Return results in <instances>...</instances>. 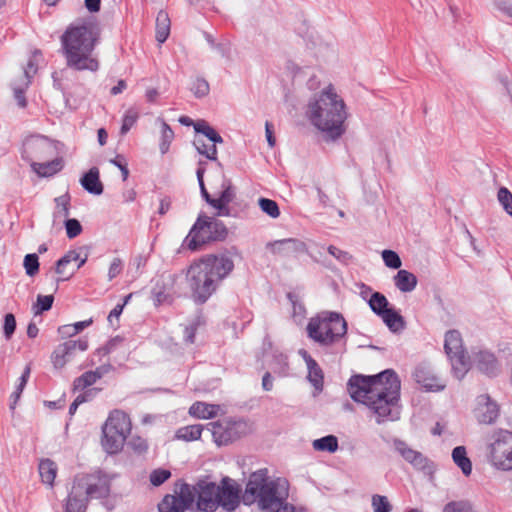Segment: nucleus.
<instances>
[{
  "label": "nucleus",
  "mask_w": 512,
  "mask_h": 512,
  "mask_svg": "<svg viewBox=\"0 0 512 512\" xmlns=\"http://www.w3.org/2000/svg\"><path fill=\"white\" fill-rule=\"evenodd\" d=\"M350 397L366 405L377 417V423L394 421L399 418L401 382L392 369L376 375H353L348 380Z\"/></svg>",
  "instance_id": "1"
},
{
  "label": "nucleus",
  "mask_w": 512,
  "mask_h": 512,
  "mask_svg": "<svg viewBox=\"0 0 512 512\" xmlns=\"http://www.w3.org/2000/svg\"><path fill=\"white\" fill-rule=\"evenodd\" d=\"M233 269V260L225 254L207 255L192 263L186 271L191 299L199 305L206 303Z\"/></svg>",
  "instance_id": "2"
},
{
  "label": "nucleus",
  "mask_w": 512,
  "mask_h": 512,
  "mask_svg": "<svg viewBox=\"0 0 512 512\" xmlns=\"http://www.w3.org/2000/svg\"><path fill=\"white\" fill-rule=\"evenodd\" d=\"M306 116L326 141H335L345 133L346 105L332 85L309 99Z\"/></svg>",
  "instance_id": "3"
},
{
  "label": "nucleus",
  "mask_w": 512,
  "mask_h": 512,
  "mask_svg": "<svg viewBox=\"0 0 512 512\" xmlns=\"http://www.w3.org/2000/svg\"><path fill=\"white\" fill-rule=\"evenodd\" d=\"M98 37L97 28L91 22L69 25L60 39L67 66L79 71H97L99 63L91 55Z\"/></svg>",
  "instance_id": "4"
},
{
  "label": "nucleus",
  "mask_w": 512,
  "mask_h": 512,
  "mask_svg": "<svg viewBox=\"0 0 512 512\" xmlns=\"http://www.w3.org/2000/svg\"><path fill=\"white\" fill-rule=\"evenodd\" d=\"M289 484L286 479L270 480L266 468L253 472L246 484L244 500L257 502L261 510L279 512L287 504Z\"/></svg>",
  "instance_id": "5"
},
{
  "label": "nucleus",
  "mask_w": 512,
  "mask_h": 512,
  "mask_svg": "<svg viewBox=\"0 0 512 512\" xmlns=\"http://www.w3.org/2000/svg\"><path fill=\"white\" fill-rule=\"evenodd\" d=\"M306 331L310 339L327 347L345 337L347 322L338 312L322 311L309 319Z\"/></svg>",
  "instance_id": "6"
},
{
  "label": "nucleus",
  "mask_w": 512,
  "mask_h": 512,
  "mask_svg": "<svg viewBox=\"0 0 512 512\" xmlns=\"http://www.w3.org/2000/svg\"><path fill=\"white\" fill-rule=\"evenodd\" d=\"M487 461L500 471H512V431L495 429L486 438Z\"/></svg>",
  "instance_id": "7"
},
{
  "label": "nucleus",
  "mask_w": 512,
  "mask_h": 512,
  "mask_svg": "<svg viewBox=\"0 0 512 512\" xmlns=\"http://www.w3.org/2000/svg\"><path fill=\"white\" fill-rule=\"evenodd\" d=\"M227 235L228 229L222 221L200 215L186 236L184 243L188 249L196 251L210 241L225 240Z\"/></svg>",
  "instance_id": "8"
},
{
  "label": "nucleus",
  "mask_w": 512,
  "mask_h": 512,
  "mask_svg": "<svg viewBox=\"0 0 512 512\" xmlns=\"http://www.w3.org/2000/svg\"><path fill=\"white\" fill-rule=\"evenodd\" d=\"M73 484L88 500L89 498H107L110 494V479L101 471L77 474L73 479Z\"/></svg>",
  "instance_id": "9"
},
{
  "label": "nucleus",
  "mask_w": 512,
  "mask_h": 512,
  "mask_svg": "<svg viewBox=\"0 0 512 512\" xmlns=\"http://www.w3.org/2000/svg\"><path fill=\"white\" fill-rule=\"evenodd\" d=\"M57 155L55 143L46 136L32 135L22 144L21 156L30 166L38 161L47 160Z\"/></svg>",
  "instance_id": "10"
},
{
  "label": "nucleus",
  "mask_w": 512,
  "mask_h": 512,
  "mask_svg": "<svg viewBox=\"0 0 512 512\" xmlns=\"http://www.w3.org/2000/svg\"><path fill=\"white\" fill-rule=\"evenodd\" d=\"M444 349L451 360L452 371L457 379H462L469 370V361L465 355L461 334L449 330L445 334Z\"/></svg>",
  "instance_id": "11"
},
{
  "label": "nucleus",
  "mask_w": 512,
  "mask_h": 512,
  "mask_svg": "<svg viewBox=\"0 0 512 512\" xmlns=\"http://www.w3.org/2000/svg\"><path fill=\"white\" fill-rule=\"evenodd\" d=\"M175 495H166L162 501L158 504L159 512H184L188 509L195 500V487L192 489L191 486L182 480H179L176 484Z\"/></svg>",
  "instance_id": "12"
},
{
  "label": "nucleus",
  "mask_w": 512,
  "mask_h": 512,
  "mask_svg": "<svg viewBox=\"0 0 512 512\" xmlns=\"http://www.w3.org/2000/svg\"><path fill=\"white\" fill-rule=\"evenodd\" d=\"M88 348L86 339L68 340L59 344L51 354V362L55 369H62L72 361L77 351L83 352Z\"/></svg>",
  "instance_id": "13"
},
{
  "label": "nucleus",
  "mask_w": 512,
  "mask_h": 512,
  "mask_svg": "<svg viewBox=\"0 0 512 512\" xmlns=\"http://www.w3.org/2000/svg\"><path fill=\"white\" fill-rule=\"evenodd\" d=\"M197 507L203 512H214L219 507L217 502L218 485L207 480H199L195 486Z\"/></svg>",
  "instance_id": "14"
},
{
  "label": "nucleus",
  "mask_w": 512,
  "mask_h": 512,
  "mask_svg": "<svg viewBox=\"0 0 512 512\" xmlns=\"http://www.w3.org/2000/svg\"><path fill=\"white\" fill-rule=\"evenodd\" d=\"M217 502H219V507L228 512L235 510L239 505V489L229 477H224L221 480V485H218Z\"/></svg>",
  "instance_id": "15"
},
{
  "label": "nucleus",
  "mask_w": 512,
  "mask_h": 512,
  "mask_svg": "<svg viewBox=\"0 0 512 512\" xmlns=\"http://www.w3.org/2000/svg\"><path fill=\"white\" fill-rule=\"evenodd\" d=\"M267 248L274 255L281 257H292L307 252L306 244L303 241L295 238H287L269 242L267 244Z\"/></svg>",
  "instance_id": "16"
},
{
  "label": "nucleus",
  "mask_w": 512,
  "mask_h": 512,
  "mask_svg": "<svg viewBox=\"0 0 512 512\" xmlns=\"http://www.w3.org/2000/svg\"><path fill=\"white\" fill-rule=\"evenodd\" d=\"M476 416L480 423L491 424L499 416V407L489 395H479L477 397Z\"/></svg>",
  "instance_id": "17"
},
{
  "label": "nucleus",
  "mask_w": 512,
  "mask_h": 512,
  "mask_svg": "<svg viewBox=\"0 0 512 512\" xmlns=\"http://www.w3.org/2000/svg\"><path fill=\"white\" fill-rule=\"evenodd\" d=\"M415 381L426 391L438 392L445 388V383L439 379L429 367L419 365L413 373Z\"/></svg>",
  "instance_id": "18"
},
{
  "label": "nucleus",
  "mask_w": 512,
  "mask_h": 512,
  "mask_svg": "<svg viewBox=\"0 0 512 512\" xmlns=\"http://www.w3.org/2000/svg\"><path fill=\"white\" fill-rule=\"evenodd\" d=\"M395 450L413 467L419 470L428 469L429 460L421 452L410 448L404 441L394 440Z\"/></svg>",
  "instance_id": "19"
},
{
  "label": "nucleus",
  "mask_w": 512,
  "mask_h": 512,
  "mask_svg": "<svg viewBox=\"0 0 512 512\" xmlns=\"http://www.w3.org/2000/svg\"><path fill=\"white\" fill-rule=\"evenodd\" d=\"M107 431H115L124 434L125 437L131 430V422L126 413L121 410H113L103 425Z\"/></svg>",
  "instance_id": "20"
},
{
  "label": "nucleus",
  "mask_w": 512,
  "mask_h": 512,
  "mask_svg": "<svg viewBox=\"0 0 512 512\" xmlns=\"http://www.w3.org/2000/svg\"><path fill=\"white\" fill-rule=\"evenodd\" d=\"M177 279L175 274H163L156 281L154 287L151 290V295L156 306L164 303L168 298L167 288L173 286Z\"/></svg>",
  "instance_id": "21"
},
{
  "label": "nucleus",
  "mask_w": 512,
  "mask_h": 512,
  "mask_svg": "<svg viewBox=\"0 0 512 512\" xmlns=\"http://www.w3.org/2000/svg\"><path fill=\"white\" fill-rule=\"evenodd\" d=\"M474 364L480 372L489 377L495 376L499 370L496 357L488 351L478 352L474 357Z\"/></svg>",
  "instance_id": "22"
},
{
  "label": "nucleus",
  "mask_w": 512,
  "mask_h": 512,
  "mask_svg": "<svg viewBox=\"0 0 512 512\" xmlns=\"http://www.w3.org/2000/svg\"><path fill=\"white\" fill-rule=\"evenodd\" d=\"M80 184L85 191L93 195H101L104 190L97 167H92L85 172L80 178Z\"/></svg>",
  "instance_id": "23"
},
{
  "label": "nucleus",
  "mask_w": 512,
  "mask_h": 512,
  "mask_svg": "<svg viewBox=\"0 0 512 512\" xmlns=\"http://www.w3.org/2000/svg\"><path fill=\"white\" fill-rule=\"evenodd\" d=\"M88 502L87 497L78 491L72 483L64 505V512H86Z\"/></svg>",
  "instance_id": "24"
},
{
  "label": "nucleus",
  "mask_w": 512,
  "mask_h": 512,
  "mask_svg": "<svg viewBox=\"0 0 512 512\" xmlns=\"http://www.w3.org/2000/svg\"><path fill=\"white\" fill-rule=\"evenodd\" d=\"M102 434L101 443L103 449L109 454L118 453L123 448L127 438L124 434L115 431H107L104 427H102Z\"/></svg>",
  "instance_id": "25"
},
{
  "label": "nucleus",
  "mask_w": 512,
  "mask_h": 512,
  "mask_svg": "<svg viewBox=\"0 0 512 512\" xmlns=\"http://www.w3.org/2000/svg\"><path fill=\"white\" fill-rule=\"evenodd\" d=\"M208 426H211V428L207 429L211 432L213 439L218 446L227 445L235 438L234 429L228 424L224 425L222 423L215 422L208 424Z\"/></svg>",
  "instance_id": "26"
},
{
  "label": "nucleus",
  "mask_w": 512,
  "mask_h": 512,
  "mask_svg": "<svg viewBox=\"0 0 512 512\" xmlns=\"http://www.w3.org/2000/svg\"><path fill=\"white\" fill-rule=\"evenodd\" d=\"M31 168L39 177H51L62 170L63 159L55 157L50 161H38L37 163H33Z\"/></svg>",
  "instance_id": "27"
},
{
  "label": "nucleus",
  "mask_w": 512,
  "mask_h": 512,
  "mask_svg": "<svg viewBox=\"0 0 512 512\" xmlns=\"http://www.w3.org/2000/svg\"><path fill=\"white\" fill-rule=\"evenodd\" d=\"M417 277L408 270H399L394 276L395 286L404 293L413 291L417 286Z\"/></svg>",
  "instance_id": "28"
},
{
  "label": "nucleus",
  "mask_w": 512,
  "mask_h": 512,
  "mask_svg": "<svg viewBox=\"0 0 512 512\" xmlns=\"http://www.w3.org/2000/svg\"><path fill=\"white\" fill-rule=\"evenodd\" d=\"M171 21L168 13L160 10L156 17V40L164 43L170 34Z\"/></svg>",
  "instance_id": "29"
},
{
  "label": "nucleus",
  "mask_w": 512,
  "mask_h": 512,
  "mask_svg": "<svg viewBox=\"0 0 512 512\" xmlns=\"http://www.w3.org/2000/svg\"><path fill=\"white\" fill-rule=\"evenodd\" d=\"M41 481L52 487L57 475V465L51 459H42L38 466Z\"/></svg>",
  "instance_id": "30"
},
{
  "label": "nucleus",
  "mask_w": 512,
  "mask_h": 512,
  "mask_svg": "<svg viewBox=\"0 0 512 512\" xmlns=\"http://www.w3.org/2000/svg\"><path fill=\"white\" fill-rule=\"evenodd\" d=\"M219 411V405L215 404H207L204 402H195L189 408V414L203 419H211L214 418Z\"/></svg>",
  "instance_id": "31"
},
{
  "label": "nucleus",
  "mask_w": 512,
  "mask_h": 512,
  "mask_svg": "<svg viewBox=\"0 0 512 512\" xmlns=\"http://www.w3.org/2000/svg\"><path fill=\"white\" fill-rule=\"evenodd\" d=\"M380 317L382 318L385 325L389 328V330L393 333L402 331L405 328V320L403 316L393 308H390Z\"/></svg>",
  "instance_id": "32"
},
{
  "label": "nucleus",
  "mask_w": 512,
  "mask_h": 512,
  "mask_svg": "<svg viewBox=\"0 0 512 512\" xmlns=\"http://www.w3.org/2000/svg\"><path fill=\"white\" fill-rule=\"evenodd\" d=\"M452 459L465 476H469L472 473V463L467 457V451L464 446H457L453 449Z\"/></svg>",
  "instance_id": "33"
},
{
  "label": "nucleus",
  "mask_w": 512,
  "mask_h": 512,
  "mask_svg": "<svg viewBox=\"0 0 512 512\" xmlns=\"http://www.w3.org/2000/svg\"><path fill=\"white\" fill-rule=\"evenodd\" d=\"M196 133L202 134L214 144L223 143L221 135L205 120H198L194 123Z\"/></svg>",
  "instance_id": "34"
},
{
  "label": "nucleus",
  "mask_w": 512,
  "mask_h": 512,
  "mask_svg": "<svg viewBox=\"0 0 512 512\" xmlns=\"http://www.w3.org/2000/svg\"><path fill=\"white\" fill-rule=\"evenodd\" d=\"M204 426L201 424L188 425L176 431V438L184 441H194L201 437Z\"/></svg>",
  "instance_id": "35"
},
{
  "label": "nucleus",
  "mask_w": 512,
  "mask_h": 512,
  "mask_svg": "<svg viewBox=\"0 0 512 512\" xmlns=\"http://www.w3.org/2000/svg\"><path fill=\"white\" fill-rule=\"evenodd\" d=\"M338 447V439L334 435H327L313 441V448L316 451L334 453L337 451Z\"/></svg>",
  "instance_id": "36"
},
{
  "label": "nucleus",
  "mask_w": 512,
  "mask_h": 512,
  "mask_svg": "<svg viewBox=\"0 0 512 512\" xmlns=\"http://www.w3.org/2000/svg\"><path fill=\"white\" fill-rule=\"evenodd\" d=\"M308 369V380L312 384V386L316 389L321 391L323 389V379L324 374L321 369V367L318 365V363L311 362L310 365L307 366Z\"/></svg>",
  "instance_id": "37"
},
{
  "label": "nucleus",
  "mask_w": 512,
  "mask_h": 512,
  "mask_svg": "<svg viewBox=\"0 0 512 512\" xmlns=\"http://www.w3.org/2000/svg\"><path fill=\"white\" fill-rule=\"evenodd\" d=\"M70 200L71 198L68 192L54 199V202L56 204V208L53 213L54 219L62 217L68 218L70 214Z\"/></svg>",
  "instance_id": "38"
},
{
  "label": "nucleus",
  "mask_w": 512,
  "mask_h": 512,
  "mask_svg": "<svg viewBox=\"0 0 512 512\" xmlns=\"http://www.w3.org/2000/svg\"><path fill=\"white\" fill-rule=\"evenodd\" d=\"M371 310L378 316H381L390 308L387 298L380 292H374L368 301Z\"/></svg>",
  "instance_id": "39"
},
{
  "label": "nucleus",
  "mask_w": 512,
  "mask_h": 512,
  "mask_svg": "<svg viewBox=\"0 0 512 512\" xmlns=\"http://www.w3.org/2000/svg\"><path fill=\"white\" fill-rule=\"evenodd\" d=\"M205 165H206L205 161H199L198 168H197V171H196V175H197V180H198V183H199V188H200L201 196L203 197V199L205 200V202L207 204L212 206L213 204H215L216 198H213L208 193V191H207V189L205 187L204 179H203L204 173H205Z\"/></svg>",
  "instance_id": "40"
},
{
  "label": "nucleus",
  "mask_w": 512,
  "mask_h": 512,
  "mask_svg": "<svg viewBox=\"0 0 512 512\" xmlns=\"http://www.w3.org/2000/svg\"><path fill=\"white\" fill-rule=\"evenodd\" d=\"M221 188L222 191L219 197L216 198L215 204L231 203L236 196L235 188L233 187L231 181L229 179H224L221 184Z\"/></svg>",
  "instance_id": "41"
},
{
  "label": "nucleus",
  "mask_w": 512,
  "mask_h": 512,
  "mask_svg": "<svg viewBox=\"0 0 512 512\" xmlns=\"http://www.w3.org/2000/svg\"><path fill=\"white\" fill-rule=\"evenodd\" d=\"M193 145L195 146L198 153L206 156L211 161H217V148L216 144L207 146L202 138H195Z\"/></svg>",
  "instance_id": "42"
},
{
  "label": "nucleus",
  "mask_w": 512,
  "mask_h": 512,
  "mask_svg": "<svg viewBox=\"0 0 512 512\" xmlns=\"http://www.w3.org/2000/svg\"><path fill=\"white\" fill-rule=\"evenodd\" d=\"M79 259V252L76 250H69L63 257H61L55 266V272L59 275H64L66 267L72 262Z\"/></svg>",
  "instance_id": "43"
},
{
  "label": "nucleus",
  "mask_w": 512,
  "mask_h": 512,
  "mask_svg": "<svg viewBox=\"0 0 512 512\" xmlns=\"http://www.w3.org/2000/svg\"><path fill=\"white\" fill-rule=\"evenodd\" d=\"M53 302V295H38L37 301L32 307L34 314L41 315L45 311L50 310L52 308Z\"/></svg>",
  "instance_id": "44"
},
{
  "label": "nucleus",
  "mask_w": 512,
  "mask_h": 512,
  "mask_svg": "<svg viewBox=\"0 0 512 512\" xmlns=\"http://www.w3.org/2000/svg\"><path fill=\"white\" fill-rule=\"evenodd\" d=\"M29 376H30V367L26 366L21 377L19 378V384L17 385L15 391L11 394V399H12V403L10 405L11 409L15 408L17 401L20 399L23 389L28 382Z\"/></svg>",
  "instance_id": "45"
},
{
  "label": "nucleus",
  "mask_w": 512,
  "mask_h": 512,
  "mask_svg": "<svg viewBox=\"0 0 512 512\" xmlns=\"http://www.w3.org/2000/svg\"><path fill=\"white\" fill-rule=\"evenodd\" d=\"M23 266L28 276L33 277L39 272V257L36 253L25 255Z\"/></svg>",
  "instance_id": "46"
},
{
  "label": "nucleus",
  "mask_w": 512,
  "mask_h": 512,
  "mask_svg": "<svg viewBox=\"0 0 512 512\" xmlns=\"http://www.w3.org/2000/svg\"><path fill=\"white\" fill-rule=\"evenodd\" d=\"M97 380L98 375H95V373H92V371H87L74 380V390H83L93 385Z\"/></svg>",
  "instance_id": "47"
},
{
  "label": "nucleus",
  "mask_w": 512,
  "mask_h": 512,
  "mask_svg": "<svg viewBox=\"0 0 512 512\" xmlns=\"http://www.w3.org/2000/svg\"><path fill=\"white\" fill-rule=\"evenodd\" d=\"M258 204L260 209L271 218L279 217L280 210L276 201L262 197L258 200Z\"/></svg>",
  "instance_id": "48"
},
{
  "label": "nucleus",
  "mask_w": 512,
  "mask_h": 512,
  "mask_svg": "<svg viewBox=\"0 0 512 512\" xmlns=\"http://www.w3.org/2000/svg\"><path fill=\"white\" fill-rule=\"evenodd\" d=\"M138 117V112L135 109L130 108L126 111V113L123 116L122 125L120 128L121 135H125L129 132V130L137 122Z\"/></svg>",
  "instance_id": "49"
},
{
  "label": "nucleus",
  "mask_w": 512,
  "mask_h": 512,
  "mask_svg": "<svg viewBox=\"0 0 512 512\" xmlns=\"http://www.w3.org/2000/svg\"><path fill=\"white\" fill-rule=\"evenodd\" d=\"M497 198L503 209L512 216V193L506 187H501L498 190Z\"/></svg>",
  "instance_id": "50"
},
{
  "label": "nucleus",
  "mask_w": 512,
  "mask_h": 512,
  "mask_svg": "<svg viewBox=\"0 0 512 512\" xmlns=\"http://www.w3.org/2000/svg\"><path fill=\"white\" fill-rule=\"evenodd\" d=\"M170 477L171 472L169 470L164 468H158L150 473L149 479L150 483L153 486L158 487L162 485L165 481H167Z\"/></svg>",
  "instance_id": "51"
},
{
  "label": "nucleus",
  "mask_w": 512,
  "mask_h": 512,
  "mask_svg": "<svg viewBox=\"0 0 512 512\" xmlns=\"http://www.w3.org/2000/svg\"><path fill=\"white\" fill-rule=\"evenodd\" d=\"M161 133H162V142L160 143V151L162 154H165L168 151L169 145L174 138V132L165 121H162Z\"/></svg>",
  "instance_id": "52"
},
{
  "label": "nucleus",
  "mask_w": 512,
  "mask_h": 512,
  "mask_svg": "<svg viewBox=\"0 0 512 512\" xmlns=\"http://www.w3.org/2000/svg\"><path fill=\"white\" fill-rule=\"evenodd\" d=\"M382 259L385 265L392 269H399L402 265L399 255L393 250H383Z\"/></svg>",
  "instance_id": "53"
},
{
  "label": "nucleus",
  "mask_w": 512,
  "mask_h": 512,
  "mask_svg": "<svg viewBox=\"0 0 512 512\" xmlns=\"http://www.w3.org/2000/svg\"><path fill=\"white\" fill-rule=\"evenodd\" d=\"M40 55V51L36 50L33 56L28 60L27 67L24 69V74L22 75V81H25V86H29L30 79L37 71V64L35 58Z\"/></svg>",
  "instance_id": "54"
},
{
  "label": "nucleus",
  "mask_w": 512,
  "mask_h": 512,
  "mask_svg": "<svg viewBox=\"0 0 512 512\" xmlns=\"http://www.w3.org/2000/svg\"><path fill=\"white\" fill-rule=\"evenodd\" d=\"M443 512H474L468 501H451L444 506Z\"/></svg>",
  "instance_id": "55"
},
{
  "label": "nucleus",
  "mask_w": 512,
  "mask_h": 512,
  "mask_svg": "<svg viewBox=\"0 0 512 512\" xmlns=\"http://www.w3.org/2000/svg\"><path fill=\"white\" fill-rule=\"evenodd\" d=\"M209 90V83L204 78H197L191 86V91L193 92L196 98H202L207 96Z\"/></svg>",
  "instance_id": "56"
},
{
  "label": "nucleus",
  "mask_w": 512,
  "mask_h": 512,
  "mask_svg": "<svg viewBox=\"0 0 512 512\" xmlns=\"http://www.w3.org/2000/svg\"><path fill=\"white\" fill-rule=\"evenodd\" d=\"M66 234L69 239H73L81 234L82 225L75 218H67L64 222Z\"/></svg>",
  "instance_id": "57"
},
{
  "label": "nucleus",
  "mask_w": 512,
  "mask_h": 512,
  "mask_svg": "<svg viewBox=\"0 0 512 512\" xmlns=\"http://www.w3.org/2000/svg\"><path fill=\"white\" fill-rule=\"evenodd\" d=\"M372 506L374 512H390L392 508L387 497L378 494L372 496Z\"/></svg>",
  "instance_id": "58"
},
{
  "label": "nucleus",
  "mask_w": 512,
  "mask_h": 512,
  "mask_svg": "<svg viewBox=\"0 0 512 512\" xmlns=\"http://www.w3.org/2000/svg\"><path fill=\"white\" fill-rule=\"evenodd\" d=\"M16 319L14 314L7 313L4 316L3 332L6 340H10L16 330Z\"/></svg>",
  "instance_id": "59"
},
{
  "label": "nucleus",
  "mask_w": 512,
  "mask_h": 512,
  "mask_svg": "<svg viewBox=\"0 0 512 512\" xmlns=\"http://www.w3.org/2000/svg\"><path fill=\"white\" fill-rule=\"evenodd\" d=\"M272 369L279 375H286L288 370L287 357L283 354L275 355L272 363Z\"/></svg>",
  "instance_id": "60"
},
{
  "label": "nucleus",
  "mask_w": 512,
  "mask_h": 512,
  "mask_svg": "<svg viewBox=\"0 0 512 512\" xmlns=\"http://www.w3.org/2000/svg\"><path fill=\"white\" fill-rule=\"evenodd\" d=\"M496 80L502 86L507 95L512 94V76L509 72L499 71L496 74Z\"/></svg>",
  "instance_id": "61"
},
{
  "label": "nucleus",
  "mask_w": 512,
  "mask_h": 512,
  "mask_svg": "<svg viewBox=\"0 0 512 512\" xmlns=\"http://www.w3.org/2000/svg\"><path fill=\"white\" fill-rule=\"evenodd\" d=\"M328 253L335 257L338 261H340L343 264H348L349 261L352 259V256L347 252L340 250L336 246L330 245L327 248Z\"/></svg>",
  "instance_id": "62"
},
{
  "label": "nucleus",
  "mask_w": 512,
  "mask_h": 512,
  "mask_svg": "<svg viewBox=\"0 0 512 512\" xmlns=\"http://www.w3.org/2000/svg\"><path fill=\"white\" fill-rule=\"evenodd\" d=\"M28 86H25V81H22V84L21 85H14L13 86V91H14V97L17 101V104L24 108L26 107L27 105V101H26V98H25V95H24V92H25V89L27 88Z\"/></svg>",
  "instance_id": "63"
},
{
  "label": "nucleus",
  "mask_w": 512,
  "mask_h": 512,
  "mask_svg": "<svg viewBox=\"0 0 512 512\" xmlns=\"http://www.w3.org/2000/svg\"><path fill=\"white\" fill-rule=\"evenodd\" d=\"M198 329V323L193 322L184 328L183 339L187 344H193L195 341V335Z\"/></svg>",
  "instance_id": "64"
}]
</instances>
